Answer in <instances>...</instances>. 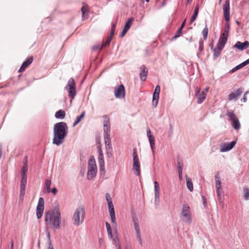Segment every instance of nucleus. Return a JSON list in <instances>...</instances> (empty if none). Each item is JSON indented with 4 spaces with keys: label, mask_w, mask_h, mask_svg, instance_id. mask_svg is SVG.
Listing matches in <instances>:
<instances>
[{
    "label": "nucleus",
    "mask_w": 249,
    "mask_h": 249,
    "mask_svg": "<svg viewBox=\"0 0 249 249\" xmlns=\"http://www.w3.org/2000/svg\"><path fill=\"white\" fill-rule=\"evenodd\" d=\"M114 94L116 98H124L125 96L124 86L123 85H119L115 90Z\"/></svg>",
    "instance_id": "nucleus-16"
},
{
    "label": "nucleus",
    "mask_w": 249,
    "mask_h": 249,
    "mask_svg": "<svg viewBox=\"0 0 249 249\" xmlns=\"http://www.w3.org/2000/svg\"><path fill=\"white\" fill-rule=\"evenodd\" d=\"M65 112L64 110L60 109L56 112L55 114V117L57 119H62L65 117Z\"/></svg>",
    "instance_id": "nucleus-26"
},
{
    "label": "nucleus",
    "mask_w": 249,
    "mask_h": 249,
    "mask_svg": "<svg viewBox=\"0 0 249 249\" xmlns=\"http://www.w3.org/2000/svg\"><path fill=\"white\" fill-rule=\"evenodd\" d=\"M159 97L153 96V106L154 107H156L158 104Z\"/></svg>",
    "instance_id": "nucleus-42"
},
{
    "label": "nucleus",
    "mask_w": 249,
    "mask_h": 249,
    "mask_svg": "<svg viewBox=\"0 0 249 249\" xmlns=\"http://www.w3.org/2000/svg\"><path fill=\"white\" fill-rule=\"evenodd\" d=\"M140 69V77L141 80L142 81H144L146 80L147 76L148 69L144 65L142 66Z\"/></svg>",
    "instance_id": "nucleus-22"
},
{
    "label": "nucleus",
    "mask_w": 249,
    "mask_h": 249,
    "mask_svg": "<svg viewBox=\"0 0 249 249\" xmlns=\"http://www.w3.org/2000/svg\"><path fill=\"white\" fill-rule=\"evenodd\" d=\"M133 169L136 172V174L137 176H139L141 171H140V163L139 161L138 156L137 153L136 149L135 148L133 150Z\"/></svg>",
    "instance_id": "nucleus-8"
},
{
    "label": "nucleus",
    "mask_w": 249,
    "mask_h": 249,
    "mask_svg": "<svg viewBox=\"0 0 249 249\" xmlns=\"http://www.w3.org/2000/svg\"><path fill=\"white\" fill-rule=\"evenodd\" d=\"M133 221L134 226L139 225L138 219L135 216L133 217Z\"/></svg>",
    "instance_id": "nucleus-53"
},
{
    "label": "nucleus",
    "mask_w": 249,
    "mask_h": 249,
    "mask_svg": "<svg viewBox=\"0 0 249 249\" xmlns=\"http://www.w3.org/2000/svg\"><path fill=\"white\" fill-rule=\"evenodd\" d=\"M223 14L225 20L226 22H229L230 20V0H226L223 6Z\"/></svg>",
    "instance_id": "nucleus-12"
},
{
    "label": "nucleus",
    "mask_w": 249,
    "mask_h": 249,
    "mask_svg": "<svg viewBox=\"0 0 249 249\" xmlns=\"http://www.w3.org/2000/svg\"><path fill=\"white\" fill-rule=\"evenodd\" d=\"M97 148H98V151L99 155L103 154V151H102V150L101 148V146L100 145H99Z\"/></svg>",
    "instance_id": "nucleus-61"
},
{
    "label": "nucleus",
    "mask_w": 249,
    "mask_h": 249,
    "mask_svg": "<svg viewBox=\"0 0 249 249\" xmlns=\"http://www.w3.org/2000/svg\"><path fill=\"white\" fill-rule=\"evenodd\" d=\"M109 213V215L111 218V222L114 224L116 226H117V221L115 217V213L114 209V206L112 202L107 203Z\"/></svg>",
    "instance_id": "nucleus-13"
},
{
    "label": "nucleus",
    "mask_w": 249,
    "mask_h": 249,
    "mask_svg": "<svg viewBox=\"0 0 249 249\" xmlns=\"http://www.w3.org/2000/svg\"><path fill=\"white\" fill-rule=\"evenodd\" d=\"M212 49L213 50V59H215L220 55L222 50H219V48H217V49L212 48Z\"/></svg>",
    "instance_id": "nucleus-30"
},
{
    "label": "nucleus",
    "mask_w": 249,
    "mask_h": 249,
    "mask_svg": "<svg viewBox=\"0 0 249 249\" xmlns=\"http://www.w3.org/2000/svg\"><path fill=\"white\" fill-rule=\"evenodd\" d=\"M44 200L43 197H39L36 207V216L37 219H40L42 216L44 209Z\"/></svg>",
    "instance_id": "nucleus-9"
},
{
    "label": "nucleus",
    "mask_w": 249,
    "mask_h": 249,
    "mask_svg": "<svg viewBox=\"0 0 249 249\" xmlns=\"http://www.w3.org/2000/svg\"><path fill=\"white\" fill-rule=\"evenodd\" d=\"M47 236L48 242V244H49L48 249H54L53 247V246H52V243H51V235H50V233L49 232H47Z\"/></svg>",
    "instance_id": "nucleus-38"
},
{
    "label": "nucleus",
    "mask_w": 249,
    "mask_h": 249,
    "mask_svg": "<svg viewBox=\"0 0 249 249\" xmlns=\"http://www.w3.org/2000/svg\"><path fill=\"white\" fill-rule=\"evenodd\" d=\"M57 190L55 187L53 188L52 190H51V192H52V193L55 195L57 193Z\"/></svg>",
    "instance_id": "nucleus-62"
},
{
    "label": "nucleus",
    "mask_w": 249,
    "mask_h": 249,
    "mask_svg": "<svg viewBox=\"0 0 249 249\" xmlns=\"http://www.w3.org/2000/svg\"><path fill=\"white\" fill-rule=\"evenodd\" d=\"M147 136L148 137V138H151L152 137H153L152 134H151V130L150 129H148L147 130Z\"/></svg>",
    "instance_id": "nucleus-60"
},
{
    "label": "nucleus",
    "mask_w": 249,
    "mask_h": 249,
    "mask_svg": "<svg viewBox=\"0 0 249 249\" xmlns=\"http://www.w3.org/2000/svg\"><path fill=\"white\" fill-rule=\"evenodd\" d=\"M186 184L188 190L190 192H192L193 191V185L191 179L190 178H186Z\"/></svg>",
    "instance_id": "nucleus-29"
},
{
    "label": "nucleus",
    "mask_w": 249,
    "mask_h": 249,
    "mask_svg": "<svg viewBox=\"0 0 249 249\" xmlns=\"http://www.w3.org/2000/svg\"><path fill=\"white\" fill-rule=\"evenodd\" d=\"M178 172H182L183 165L179 161H178Z\"/></svg>",
    "instance_id": "nucleus-49"
},
{
    "label": "nucleus",
    "mask_w": 249,
    "mask_h": 249,
    "mask_svg": "<svg viewBox=\"0 0 249 249\" xmlns=\"http://www.w3.org/2000/svg\"><path fill=\"white\" fill-rule=\"evenodd\" d=\"M100 165V169L101 172L103 171L105 172V166H104V163H103L102 164L99 163Z\"/></svg>",
    "instance_id": "nucleus-58"
},
{
    "label": "nucleus",
    "mask_w": 249,
    "mask_h": 249,
    "mask_svg": "<svg viewBox=\"0 0 249 249\" xmlns=\"http://www.w3.org/2000/svg\"><path fill=\"white\" fill-rule=\"evenodd\" d=\"M106 226L107 232L108 234V237L109 238H112L113 235H112V229H111L110 225L107 222H106Z\"/></svg>",
    "instance_id": "nucleus-28"
},
{
    "label": "nucleus",
    "mask_w": 249,
    "mask_h": 249,
    "mask_svg": "<svg viewBox=\"0 0 249 249\" xmlns=\"http://www.w3.org/2000/svg\"><path fill=\"white\" fill-rule=\"evenodd\" d=\"M134 227L136 232V234H141L139 225H135Z\"/></svg>",
    "instance_id": "nucleus-52"
},
{
    "label": "nucleus",
    "mask_w": 249,
    "mask_h": 249,
    "mask_svg": "<svg viewBox=\"0 0 249 249\" xmlns=\"http://www.w3.org/2000/svg\"><path fill=\"white\" fill-rule=\"evenodd\" d=\"M228 37V36L221 34L217 44V48L222 50L227 41Z\"/></svg>",
    "instance_id": "nucleus-17"
},
{
    "label": "nucleus",
    "mask_w": 249,
    "mask_h": 249,
    "mask_svg": "<svg viewBox=\"0 0 249 249\" xmlns=\"http://www.w3.org/2000/svg\"><path fill=\"white\" fill-rule=\"evenodd\" d=\"M65 88L68 91L69 96L72 99H73L76 94L75 83L74 82L73 79L70 78L69 80L67 86L65 87Z\"/></svg>",
    "instance_id": "nucleus-6"
},
{
    "label": "nucleus",
    "mask_w": 249,
    "mask_h": 249,
    "mask_svg": "<svg viewBox=\"0 0 249 249\" xmlns=\"http://www.w3.org/2000/svg\"><path fill=\"white\" fill-rule=\"evenodd\" d=\"M112 38V37L110 36V37L108 38L105 42H103L102 45V46L100 48V50H101L104 47L110 44Z\"/></svg>",
    "instance_id": "nucleus-37"
},
{
    "label": "nucleus",
    "mask_w": 249,
    "mask_h": 249,
    "mask_svg": "<svg viewBox=\"0 0 249 249\" xmlns=\"http://www.w3.org/2000/svg\"><path fill=\"white\" fill-rule=\"evenodd\" d=\"M185 22H186V19H185L184 20V21L182 23L180 27L179 28H181L182 29H183V27H184V25H185Z\"/></svg>",
    "instance_id": "nucleus-64"
},
{
    "label": "nucleus",
    "mask_w": 249,
    "mask_h": 249,
    "mask_svg": "<svg viewBox=\"0 0 249 249\" xmlns=\"http://www.w3.org/2000/svg\"><path fill=\"white\" fill-rule=\"evenodd\" d=\"M85 113L84 111H83L80 115L76 117L75 122L73 124V126H75V125H76L82 119H83L85 117Z\"/></svg>",
    "instance_id": "nucleus-27"
},
{
    "label": "nucleus",
    "mask_w": 249,
    "mask_h": 249,
    "mask_svg": "<svg viewBox=\"0 0 249 249\" xmlns=\"http://www.w3.org/2000/svg\"><path fill=\"white\" fill-rule=\"evenodd\" d=\"M182 29L180 28H179L177 32L176 33L175 36L173 37L172 39L175 40L179 36H180V34L181 33Z\"/></svg>",
    "instance_id": "nucleus-40"
},
{
    "label": "nucleus",
    "mask_w": 249,
    "mask_h": 249,
    "mask_svg": "<svg viewBox=\"0 0 249 249\" xmlns=\"http://www.w3.org/2000/svg\"><path fill=\"white\" fill-rule=\"evenodd\" d=\"M128 30H126L125 29H123V30L120 35L121 37H123L125 34L126 33Z\"/></svg>",
    "instance_id": "nucleus-59"
},
{
    "label": "nucleus",
    "mask_w": 249,
    "mask_h": 249,
    "mask_svg": "<svg viewBox=\"0 0 249 249\" xmlns=\"http://www.w3.org/2000/svg\"><path fill=\"white\" fill-rule=\"evenodd\" d=\"M97 168L95 160L93 156H91L88 161V171L87 178L89 180L92 179L97 174Z\"/></svg>",
    "instance_id": "nucleus-5"
},
{
    "label": "nucleus",
    "mask_w": 249,
    "mask_h": 249,
    "mask_svg": "<svg viewBox=\"0 0 249 249\" xmlns=\"http://www.w3.org/2000/svg\"><path fill=\"white\" fill-rule=\"evenodd\" d=\"M45 221L47 225H50L51 227L55 229L60 228L61 214L58 210L52 212L48 211L45 213Z\"/></svg>",
    "instance_id": "nucleus-2"
},
{
    "label": "nucleus",
    "mask_w": 249,
    "mask_h": 249,
    "mask_svg": "<svg viewBox=\"0 0 249 249\" xmlns=\"http://www.w3.org/2000/svg\"><path fill=\"white\" fill-rule=\"evenodd\" d=\"M116 22H114V23H112L111 28L110 32V37H112V36L114 34V31H115V27H116Z\"/></svg>",
    "instance_id": "nucleus-39"
},
{
    "label": "nucleus",
    "mask_w": 249,
    "mask_h": 249,
    "mask_svg": "<svg viewBox=\"0 0 249 249\" xmlns=\"http://www.w3.org/2000/svg\"><path fill=\"white\" fill-rule=\"evenodd\" d=\"M249 46V42L248 41H245L244 42L237 41L233 46V48H237L239 50L243 51L247 49Z\"/></svg>",
    "instance_id": "nucleus-21"
},
{
    "label": "nucleus",
    "mask_w": 249,
    "mask_h": 249,
    "mask_svg": "<svg viewBox=\"0 0 249 249\" xmlns=\"http://www.w3.org/2000/svg\"><path fill=\"white\" fill-rule=\"evenodd\" d=\"M199 11V6L198 5H196L195 7L194 13L193 15L192 16V17L190 19V23H192L196 19V18L198 15Z\"/></svg>",
    "instance_id": "nucleus-25"
},
{
    "label": "nucleus",
    "mask_w": 249,
    "mask_h": 249,
    "mask_svg": "<svg viewBox=\"0 0 249 249\" xmlns=\"http://www.w3.org/2000/svg\"><path fill=\"white\" fill-rule=\"evenodd\" d=\"M215 178L216 179L215 188L217 198L219 201H221L223 196V192L221 190V182L219 179V178L217 176L215 177Z\"/></svg>",
    "instance_id": "nucleus-11"
},
{
    "label": "nucleus",
    "mask_w": 249,
    "mask_h": 249,
    "mask_svg": "<svg viewBox=\"0 0 249 249\" xmlns=\"http://www.w3.org/2000/svg\"><path fill=\"white\" fill-rule=\"evenodd\" d=\"M181 220L187 224H190L192 221V216L190 207L183 204L180 214Z\"/></svg>",
    "instance_id": "nucleus-3"
},
{
    "label": "nucleus",
    "mask_w": 249,
    "mask_h": 249,
    "mask_svg": "<svg viewBox=\"0 0 249 249\" xmlns=\"http://www.w3.org/2000/svg\"><path fill=\"white\" fill-rule=\"evenodd\" d=\"M249 64V58L246 60V61H244L243 62L241 63L240 65H241V67L243 68V67Z\"/></svg>",
    "instance_id": "nucleus-55"
},
{
    "label": "nucleus",
    "mask_w": 249,
    "mask_h": 249,
    "mask_svg": "<svg viewBox=\"0 0 249 249\" xmlns=\"http://www.w3.org/2000/svg\"><path fill=\"white\" fill-rule=\"evenodd\" d=\"M28 167L26 163H24L21 169V179L24 180H27V175Z\"/></svg>",
    "instance_id": "nucleus-24"
},
{
    "label": "nucleus",
    "mask_w": 249,
    "mask_h": 249,
    "mask_svg": "<svg viewBox=\"0 0 249 249\" xmlns=\"http://www.w3.org/2000/svg\"><path fill=\"white\" fill-rule=\"evenodd\" d=\"M154 195L155 203L157 205L160 201V186L157 181L154 182Z\"/></svg>",
    "instance_id": "nucleus-19"
},
{
    "label": "nucleus",
    "mask_w": 249,
    "mask_h": 249,
    "mask_svg": "<svg viewBox=\"0 0 249 249\" xmlns=\"http://www.w3.org/2000/svg\"><path fill=\"white\" fill-rule=\"evenodd\" d=\"M243 91L242 88H239L235 92H232L228 95V99L229 101H232L237 99L238 97L241 96Z\"/></svg>",
    "instance_id": "nucleus-18"
},
{
    "label": "nucleus",
    "mask_w": 249,
    "mask_h": 249,
    "mask_svg": "<svg viewBox=\"0 0 249 249\" xmlns=\"http://www.w3.org/2000/svg\"><path fill=\"white\" fill-rule=\"evenodd\" d=\"M51 181L49 179L46 180L45 186L48 193L51 192Z\"/></svg>",
    "instance_id": "nucleus-35"
},
{
    "label": "nucleus",
    "mask_w": 249,
    "mask_h": 249,
    "mask_svg": "<svg viewBox=\"0 0 249 249\" xmlns=\"http://www.w3.org/2000/svg\"><path fill=\"white\" fill-rule=\"evenodd\" d=\"M195 96L197 98V103L201 104L206 98V93L204 91H201L200 89L197 87L195 89Z\"/></svg>",
    "instance_id": "nucleus-10"
},
{
    "label": "nucleus",
    "mask_w": 249,
    "mask_h": 249,
    "mask_svg": "<svg viewBox=\"0 0 249 249\" xmlns=\"http://www.w3.org/2000/svg\"><path fill=\"white\" fill-rule=\"evenodd\" d=\"M106 149L107 151V154L108 155L109 152H111L112 151V145L111 143L107 144H105Z\"/></svg>",
    "instance_id": "nucleus-44"
},
{
    "label": "nucleus",
    "mask_w": 249,
    "mask_h": 249,
    "mask_svg": "<svg viewBox=\"0 0 249 249\" xmlns=\"http://www.w3.org/2000/svg\"><path fill=\"white\" fill-rule=\"evenodd\" d=\"M27 180H21L20 186L19 200L22 202L25 194Z\"/></svg>",
    "instance_id": "nucleus-20"
},
{
    "label": "nucleus",
    "mask_w": 249,
    "mask_h": 249,
    "mask_svg": "<svg viewBox=\"0 0 249 249\" xmlns=\"http://www.w3.org/2000/svg\"><path fill=\"white\" fill-rule=\"evenodd\" d=\"M133 20V18H129L125 23L124 29H125L126 30H128L131 27Z\"/></svg>",
    "instance_id": "nucleus-32"
},
{
    "label": "nucleus",
    "mask_w": 249,
    "mask_h": 249,
    "mask_svg": "<svg viewBox=\"0 0 249 249\" xmlns=\"http://www.w3.org/2000/svg\"><path fill=\"white\" fill-rule=\"evenodd\" d=\"M208 29L207 27V25H206L205 27L203 29L202 31V34L204 40H206L208 36Z\"/></svg>",
    "instance_id": "nucleus-34"
},
{
    "label": "nucleus",
    "mask_w": 249,
    "mask_h": 249,
    "mask_svg": "<svg viewBox=\"0 0 249 249\" xmlns=\"http://www.w3.org/2000/svg\"><path fill=\"white\" fill-rule=\"evenodd\" d=\"M137 239L140 245L142 247L143 245L142 237H141V234H136Z\"/></svg>",
    "instance_id": "nucleus-46"
},
{
    "label": "nucleus",
    "mask_w": 249,
    "mask_h": 249,
    "mask_svg": "<svg viewBox=\"0 0 249 249\" xmlns=\"http://www.w3.org/2000/svg\"><path fill=\"white\" fill-rule=\"evenodd\" d=\"M182 172H178V177H179V179L180 180H181L182 179Z\"/></svg>",
    "instance_id": "nucleus-63"
},
{
    "label": "nucleus",
    "mask_w": 249,
    "mask_h": 249,
    "mask_svg": "<svg viewBox=\"0 0 249 249\" xmlns=\"http://www.w3.org/2000/svg\"><path fill=\"white\" fill-rule=\"evenodd\" d=\"M33 61V56L30 57L26 61H24L21 66L20 67V69L18 70L19 72H22L25 70V69L27 67H28L30 64L32 63V62Z\"/></svg>",
    "instance_id": "nucleus-23"
},
{
    "label": "nucleus",
    "mask_w": 249,
    "mask_h": 249,
    "mask_svg": "<svg viewBox=\"0 0 249 249\" xmlns=\"http://www.w3.org/2000/svg\"><path fill=\"white\" fill-rule=\"evenodd\" d=\"M68 133L67 124L63 122L56 123L53 126V143L57 146L62 144Z\"/></svg>",
    "instance_id": "nucleus-1"
},
{
    "label": "nucleus",
    "mask_w": 249,
    "mask_h": 249,
    "mask_svg": "<svg viewBox=\"0 0 249 249\" xmlns=\"http://www.w3.org/2000/svg\"><path fill=\"white\" fill-rule=\"evenodd\" d=\"M114 244L118 247V249H121V246L119 244V239L117 237H115L113 239Z\"/></svg>",
    "instance_id": "nucleus-45"
},
{
    "label": "nucleus",
    "mask_w": 249,
    "mask_h": 249,
    "mask_svg": "<svg viewBox=\"0 0 249 249\" xmlns=\"http://www.w3.org/2000/svg\"><path fill=\"white\" fill-rule=\"evenodd\" d=\"M98 160H99V163L102 164L103 163H104V160L103 154H102V155H99Z\"/></svg>",
    "instance_id": "nucleus-50"
},
{
    "label": "nucleus",
    "mask_w": 249,
    "mask_h": 249,
    "mask_svg": "<svg viewBox=\"0 0 249 249\" xmlns=\"http://www.w3.org/2000/svg\"><path fill=\"white\" fill-rule=\"evenodd\" d=\"M150 144H155V138L154 137L148 138Z\"/></svg>",
    "instance_id": "nucleus-56"
},
{
    "label": "nucleus",
    "mask_w": 249,
    "mask_h": 249,
    "mask_svg": "<svg viewBox=\"0 0 249 249\" xmlns=\"http://www.w3.org/2000/svg\"><path fill=\"white\" fill-rule=\"evenodd\" d=\"M85 215V208L83 206L77 208L73 215V224L78 226L82 224L84 220Z\"/></svg>",
    "instance_id": "nucleus-4"
},
{
    "label": "nucleus",
    "mask_w": 249,
    "mask_h": 249,
    "mask_svg": "<svg viewBox=\"0 0 249 249\" xmlns=\"http://www.w3.org/2000/svg\"><path fill=\"white\" fill-rule=\"evenodd\" d=\"M81 11L82 12V17L84 18H87L88 15L87 14V9L83 6L81 8Z\"/></svg>",
    "instance_id": "nucleus-43"
},
{
    "label": "nucleus",
    "mask_w": 249,
    "mask_h": 249,
    "mask_svg": "<svg viewBox=\"0 0 249 249\" xmlns=\"http://www.w3.org/2000/svg\"><path fill=\"white\" fill-rule=\"evenodd\" d=\"M242 67H241V65H240V64L237 66H236V67H235L234 68H233L232 69H231V71H230V72L231 73H233L234 72V71H237L238 70H239L240 69L242 68Z\"/></svg>",
    "instance_id": "nucleus-47"
},
{
    "label": "nucleus",
    "mask_w": 249,
    "mask_h": 249,
    "mask_svg": "<svg viewBox=\"0 0 249 249\" xmlns=\"http://www.w3.org/2000/svg\"><path fill=\"white\" fill-rule=\"evenodd\" d=\"M227 115L231 121L232 126L236 130H239L241 127L239 121L233 111H228Z\"/></svg>",
    "instance_id": "nucleus-7"
},
{
    "label": "nucleus",
    "mask_w": 249,
    "mask_h": 249,
    "mask_svg": "<svg viewBox=\"0 0 249 249\" xmlns=\"http://www.w3.org/2000/svg\"><path fill=\"white\" fill-rule=\"evenodd\" d=\"M106 199L107 203L111 202L112 198L111 197L110 195L108 193L106 194Z\"/></svg>",
    "instance_id": "nucleus-48"
},
{
    "label": "nucleus",
    "mask_w": 249,
    "mask_h": 249,
    "mask_svg": "<svg viewBox=\"0 0 249 249\" xmlns=\"http://www.w3.org/2000/svg\"><path fill=\"white\" fill-rule=\"evenodd\" d=\"M249 93V91H246L244 95V96H243V99H242V100L244 102H246L247 101V94Z\"/></svg>",
    "instance_id": "nucleus-54"
},
{
    "label": "nucleus",
    "mask_w": 249,
    "mask_h": 249,
    "mask_svg": "<svg viewBox=\"0 0 249 249\" xmlns=\"http://www.w3.org/2000/svg\"><path fill=\"white\" fill-rule=\"evenodd\" d=\"M104 118V135L107 134H110V121L109 118L107 115L103 116Z\"/></svg>",
    "instance_id": "nucleus-14"
},
{
    "label": "nucleus",
    "mask_w": 249,
    "mask_h": 249,
    "mask_svg": "<svg viewBox=\"0 0 249 249\" xmlns=\"http://www.w3.org/2000/svg\"><path fill=\"white\" fill-rule=\"evenodd\" d=\"M244 196L246 200H248L249 199V188H244Z\"/></svg>",
    "instance_id": "nucleus-36"
},
{
    "label": "nucleus",
    "mask_w": 249,
    "mask_h": 249,
    "mask_svg": "<svg viewBox=\"0 0 249 249\" xmlns=\"http://www.w3.org/2000/svg\"><path fill=\"white\" fill-rule=\"evenodd\" d=\"M198 49L201 52L203 50V41L202 40H200L199 41V48H198Z\"/></svg>",
    "instance_id": "nucleus-51"
},
{
    "label": "nucleus",
    "mask_w": 249,
    "mask_h": 249,
    "mask_svg": "<svg viewBox=\"0 0 249 249\" xmlns=\"http://www.w3.org/2000/svg\"><path fill=\"white\" fill-rule=\"evenodd\" d=\"M236 141H232L230 143L224 142L220 147V152H225L232 149L235 146Z\"/></svg>",
    "instance_id": "nucleus-15"
},
{
    "label": "nucleus",
    "mask_w": 249,
    "mask_h": 249,
    "mask_svg": "<svg viewBox=\"0 0 249 249\" xmlns=\"http://www.w3.org/2000/svg\"><path fill=\"white\" fill-rule=\"evenodd\" d=\"M104 141L105 144H107L111 143V139L110 138V134H107L106 135H104Z\"/></svg>",
    "instance_id": "nucleus-41"
},
{
    "label": "nucleus",
    "mask_w": 249,
    "mask_h": 249,
    "mask_svg": "<svg viewBox=\"0 0 249 249\" xmlns=\"http://www.w3.org/2000/svg\"><path fill=\"white\" fill-rule=\"evenodd\" d=\"M150 146H151L152 153H153V155L154 156V158H155V156H154L155 155V144H150Z\"/></svg>",
    "instance_id": "nucleus-57"
},
{
    "label": "nucleus",
    "mask_w": 249,
    "mask_h": 249,
    "mask_svg": "<svg viewBox=\"0 0 249 249\" xmlns=\"http://www.w3.org/2000/svg\"><path fill=\"white\" fill-rule=\"evenodd\" d=\"M160 88L159 85H157L155 89V90L154 93L153 94V96L154 97H159L160 93Z\"/></svg>",
    "instance_id": "nucleus-33"
},
{
    "label": "nucleus",
    "mask_w": 249,
    "mask_h": 249,
    "mask_svg": "<svg viewBox=\"0 0 249 249\" xmlns=\"http://www.w3.org/2000/svg\"><path fill=\"white\" fill-rule=\"evenodd\" d=\"M229 32H230V24H229V22H227L225 23V29H224V32L222 34L224 35L227 36H229Z\"/></svg>",
    "instance_id": "nucleus-31"
}]
</instances>
